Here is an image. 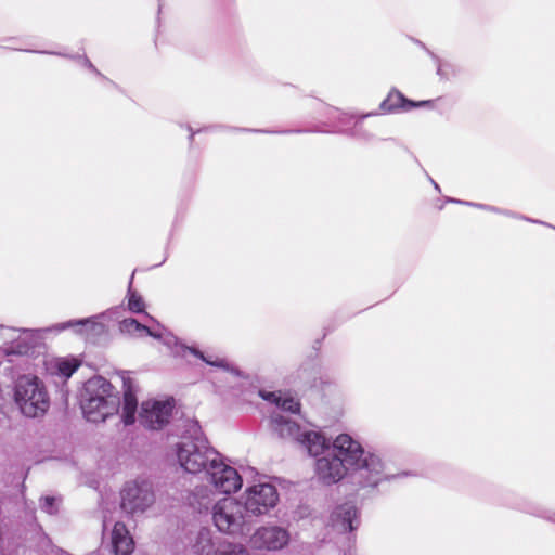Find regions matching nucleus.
<instances>
[{
	"mask_svg": "<svg viewBox=\"0 0 555 555\" xmlns=\"http://www.w3.org/2000/svg\"><path fill=\"white\" fill-rule=\"evenodd\" d=\"M331 525L338 532H348L358 528V509L352 503L337 506L331 514Z\"/></svg>",
	"mask_w": 555,
	"mask_h": 555,
	"instance_id": "obj_14",
	"label": "nucleus"
},
{
	"mask_svg": "<svg viewBox=\"0 0 555 555\" xmlns=\"http://www.w3.org/2000/svg\"><path fill=\"white\" fill-rule=\"evenodd\" d=\"M352 135L359 139L370 140L372 138L366 131L362 130V127L359 122H356L354 129L352 131Z\"/></svg>",
	"mask_w": 555,
	"mask_h": 555,
	"instance_id": "obj_28",
	"label": "nucleus"
},
{
	"mask_svg": "<svg viewBox=\"0 0 555 555\" xmlns=\"http://www.w3.org/2000/svg\"><path fill=\"white\" fill-rule=\"evenodd\" d=\"M437 74H438L439 76H443V74H442V64H441V63H439V64H438V67H437Z\"/></svg>",
	"mask_w": 555,
	"mask_h": 555,
	"instance_id": "obj_31",
	"label": "nucleus"
},
{
	"mask_svg": "<svg viewBox=\"0 0 555 555\" xmlns=\"http://www.w3.org/2000/svg\"><path fill=\"white\" fill-rule=\"evenodd\" d=\"M449 202L457 203V204H463V205H466V206L476 207V208H479V209H482V210H487V211H491V212H495V214H501V215H504V216H507V217H512V218H521V219H525L527 221L534 222V223L539 222L537 220H532V219H529V218L519 217L517 214H515V212H513L511 210H504V209H501V208H498V207L491 206V205H486V204H480V203H473V202H466V201H461V199H455V198H449Z\"/></svg>",
	"mask_w": 555,
	"mask_h": 555,
	"instance_id": "obj_21",
	"label": "nucleus"
},
{
	"mask_svg": "<svg viewBox=\"0 0 555 555\" xmlns=\"http://www.w3.org/2000/svg\"><path fill=\"white\" fill-rule=\"evenodd\" d=\"M129 299H128V308L133 313H141L144 311V301L142 297L135 292L131 291V285L128 291Z\"/></svg>",
	"mask_w": 555,
	"mask_h": 555,
	"instance_id": "obj_24",
	"label": "nucleus"
},
{
	"mask_svg": "<svg viewBox=\"0 0 555 555\" xmlns=\"http://www.w3.org/2000/svg\"><path fill=\"white\" fill-rule=\"evenodd\" d=\"M548 518L555 522V513H553V516H550Z\"/></svg>",
	"mask_w": 555,
	"mask_h": 555,
	"instance_id": "obj_34",
	"label": "nucleus"
},
{
	"mask_svg": "<svg viewBox=\"0 0 555 555\" xmlns=\"http://www.w3.org/2000/svg\"><path fill=\"white\" fill-rule=\"evenodd\" d=\"M259 396L263 400L274 403L275 405H280V401L282 399V392H280V391L275 392V391L260 390Z\"/></svg>",
	"mask_w": 555,
	"mask_h": 555,
	"instance_id": "obj_27",
	"label": "nucleus"
},
{
	"mask_svg": "<svg viewBox=\"0 0 555 555\" xmlns=\"http://www.w3.org/2000/svg\"><path fill=\"white\" fill-rule=\"evenodd\" d=\"M429 180H430V182L433 183L434 189H436L437 191H440L439 185H438V184H437V183H436V182H435L430 177H429Z\"/></svg>",
	"mask_w": 555,
	"mask_h": 555,
	"instance_id": "obj_32",
	"label": "nucleus"
},
{
	"mask_svg": "<svg viewBox=\"0 0 555 555\" xmlns=\"http://www.w3.org/2000/svg\"><path fill=\"white\" fill-rule=\"evenodd\" d=\"M42 53H43V54H47L48 52H47V51H43ZM50 53H51V54H53L52 52H50Z\"/></svg>",
	"mask_w": 555,
	"mask_h": 555,
	"instance_id": "obj_35",
	"label": "nucleus"
},
{
	"mask_svg": "<svg viewBox=\"0 0 555 555\" xmlns=\"http://www.w3.org/2000/svg\"><path fill=\"white\" fill-rule=\"evenodd\" d=\"M76 328L77 333L86 334L89 336H100L105 333V325L101 322L96 321V318L82 319V320H74L67 321L63 323L55 324L51 327H47L42 330L43 332H56L60 333L67 328Z\"/></svg>",
	"mask_w": 555,
	"mask_h": 555,
	"instance_id": "obj_15",
	"label": "nucleus"
},
{
	"mask_svg": "<svg viewBox=\"0 0 555 555\" xmlns=\"http://www.w3.org/2000/svg\"><path fill=\"white\" fill-rule=\"evenodd\" d=\"M172 409L173 403L170 400L143 401L139 413V421L144 427L149 429H162L166 424L169 423Z\"/></svg>",
	"mask_w": 555,
	"mask_h": 555,
	"instance_id": "obj_11",
	"label": "nucleus"
},
{
	"mask_svg": "<svg viewBox=\"0 0 555 555\" xmlns=\"http://www.w3.org/2000/svg\"><path fill=\"white\" fill-rule=\"evenodd\" d=\"M14 401L21 413L30 418L42 417L50 408V396L43 382L33 375L20 376L14 385Z\"/></svg>",
	"mask_w": 555,
	"mask_h": 555,
	"instance_id": "obj_4",
	"label": "nucleus"
},
{
	"mask_svg": "<svg viewBox=\"0 0 555 555\" xmlns=\"http://www.w3.org/2000/svg\"><path fill=\"white\" fill-rule=\"evenodd\" d=\"M55 369L61 376L68 378L78 369V363L74 360H57Z\"/></svg>",
	"mask_w": 555,
	"mask_h": 555,
	"instance_id": "obj_23",
	"label": "nucleus"
},
{
	"mask_svg": "<svg viewBox=\"0 0 555 555\" xmlns=\"http://www.w3.org/2000/svg\"><path fill=\"white\" fill-rule=\"evenodd\" d=\"M120 404L118 391L106 378L94 376L86 382L80 405L88 422H104L118 413Z\"/></svg>",
	"mask_w": 555,
	"mask_h": 555,
	"instance_id": "obj_3",
	"label": "nucleus"
},
{
	"mask_svg": "<svg viewBox=\"0 0 555 555\" xmlns=\"http://www.w3.org/2000/svg\"><path fill=\"white\" fill-rule=\"evenodd\" d=\"M241 500L249 519L253 520V517L267 515L276 506L279 493L273 485L261 482L248 487Z\"/></svg>",
	"mask_w": 555,
	"mask_h": 555,
	"instance_id": "obj_7",
	"label": "nucleus"
},
{
	"mask_svg": "<svg viewBox=\"0 0 555 555\" xmlns=\"http://www.w3.org/2000/svg\"><path fill=\"white\" fill-rule=\"evenodd\" d=\"M176 455L180 466L190 474L207 472L220 457V453L208 444L196 421L186 422L185 431L176 446Z\"/></svg>",
	"mask_w": 555,
	"mask_h": 555,
	"instance_id": "obj_2",
	"label": "nucleus"
},
{
	"mask_svg": "<svg viewBox=\"0 0 555 555\" xmlns=\"http://www.w3.org/2000/svg\"><path fill=\"white\" fill-rule=\"evenodd\" d=\"M119 330H120L121 333H127V334H130V335L152 336V337H155V338H160V334L152 331L151 328H149L147 326L141 324L140 322H138L133 318L124 319L119 323Z\"/></svg>",
	"mask_w": 555,
	"mask_h": 555,
	"instance_id": "obj_20",
	"label": "nucleus"
},
{
	"mask_svg": "<svg viewBox=\"0 0 555 555\" xmlns=\"http://www.w3.org/2000/svg\"><path fill=\"white\" fill-rule=\"evenodd\" d=\"M40 508L49 515L57 513V500L54 496H44L41 499Z\"/></svg>",
	"mask_w": 555,
	"mask_h": 555,
	"instance_id": "obj_26",
	"label": "nucleus"
},
{
	"mask_svg": "<svg viewBox=\"0 0 555 555\" xmlns=\"http://www.w3.org/2000/svg\"><path fill=\"white\" fill-rule=\"evenodd\" d=\"M276 406L284 412L297 413L300 404L293 397L282 395L280 405Z\"/></svg>",
	"mask_w": 555,
	"mask_h": 555,
	"instance_id": "obj_25",
	"label": "nucleus"
},
{
	"mask_svg": "<svg viewBox=\"0 0 555 555\" xmlns=\"http://www.w3.org/2000/svg\"><path fill=\"white\" fill-rule=\"evenodd\" d=\"M138 399L130 380H124V399L121 405V418L125 425H131L135 421Z\"/></svg>",
	"mask_w": 555,
	"mask_h": 555,
	"instance_id": "obj_18",
	"label": "nucleus"
},
{
	"mask_svg": "<svg viewBox=\"0 0 555 555\" xmlns=\"http://www.w3.org/2000/svg\"><path fill=\"white\" fill-rule=\"evenodd\" d=\"M189 503L198 513L207 512L215 505L212 491L206 486L196 487L189 496Z\"/></svg>",
	"mask_w": 555,
	"mask_h": 555,
	"instance_id": "obj_19",
	"label": "nucleus"
},
{
	"mask_svg": "<svg viewBox=\"0 0 555 555\" xmlns=\"http://www.w3.org/2000/svg\"><path fill=\"white\" fill-rule=\"evenodd\" d=\"M210 482L221 493L230 494L242 487V477L237 470L225 464L220 456L206 472Z\"/></svg>",
	"mask_w": 555,
	"mask_h": 555,
	"instance_id": "obj_12",
	"label": "nucleus"
},
{
	"mask_svg": "<svg viewBox=\"0 0 555 555\" xmlns=\"http://www.w3.org/2000/svg\"><path fill=\"white\" fill-rule=\"evenodd\" d=\"M192 555H250L248 548L234 542H215L209 529L203 528L197 533L191 547Z\"/></svg>",
	"mask_w": 555,
	"mask_h": 555,
	"instance_id": "obj_9",
	"label": "nucleus"
},
{
	"mask_svg": "<svg viewBox=\"0 0 555 555\" xmlns=\"http://www.w3.org/2000/svg\"><path fill=\"white\" fill-rule=\"evenodd\" d=\"M289 532L280 526H262L250 538L251 544L257 548L279 551L289 542Z\"/></svg>",
	"mask_w": 555,
	"mask_h": 555,
	"instance_id": "obj_13",
	"label": "nucleus"
},
{
	"mask_svg": "<svg viewBox=\"0 0 555 555\" xmlns=\"http://www.w3.org/2000/svg\"><path fill=\"white\" fill-rule=\"evenodd\" d=\"M255 131L256 132H266V133H281V134L302 132L301 130H281V131L255 130Z\"/></svg>",
	"mask_w": 555,
	"mask_h": 555,
	"instance_id": "obj_30",
	"label": "nucleus"
},
{
	"mask_svg": "<svg viewBox=\"0 0 555 555\" xmlns=\"http://www.w3.org/2000/svg\"><path fill=\"white\" fill-rule=\"evenodd\" d=\"M189 130H190V132H191V133H190V140L192 141V140H193V138H194V134H195V133L193 132V130H192V128H191V127L189 128Z\"/></svg>",
	"mask_w": 555,
	"mask_h": 555,
	"instance_id": "obj_33",
	"label": "nucleus"
},
{
	"mask_svg": "<svg viewBox=\"0 0 555 555\" xmlns=\"http://www.w3.org/2000/svg\"><path fill=\"white\" fill-rule=\"evenodd\" d=\"M330 450L350 469V482L358 488H376L380 482L395 478L387 463L377 452L365 450L348 434L338 435L330 442Z\"/></svg>",
	"mask_w": 555,
	"mask_h": 555,
	"instance_id": "obj_1",
	"label": "nucleus"
},
{
	"mask_svg": "<svg viewBox=\"0 0 555 555\" xmlns=\"http://www.w3.org/2000/svg\"><path fill=\"white\" fill-rule=\"evenodd\" d=\"M113 555H130L134 548V541L122 522H116L112 530Z\"/></svg>",
	"mask_w": 555,
	"mask_h": 555,
	"instance_id": "obj_17",
	"label": "nucleus"
},
{
	"mask_svg": "<svg viewBox=\"0 0 555 555\" xmlns=\"http://www.w3.org/2000/svg\"><path fill=\"white\" fill-rule=\"evenodd\" d=\"M153 485L149 480H135L125 486L121 491V508L129 515L145 513L155 503Z\"/></svg>",
	"mask_w": 555,
	"mask_h": 555,
	"instance_id": "obj_8",
	"label": "nucleus"
},
{
	"mask_svg": "<svg viewBox=\"0 0 555 555\" xmlns=\"http://www.w3.org/2000/svg\"><path fill=\"white\" fill-rule=\"evenodd\" d=\"M212 521L218 531L233 537L245 535L253 524L241 500L233 498H224L215 503Z\"/></svg>",
	"mask_w": 555,
	"mask_h": 555,
	"instance_id": "obj_5",
	"label": "nucleus"
},
{
	"mask_svg": "<svg viewBox=\"0 0 555 555\" xmlns=\"http://www.w3.org/2000/svg\"><path fill=\"white\" fill-rule=\"evenodd\" d=\"M82 62V64H89V69L94 73L95 75H98L99 77H101L102 79L104 80H107V78L105 76H103L98 69L96 67L91 63V61L87 57V56H82V57H79Z\"/></svg>",
	"mask_w": 555,
	"mask_h": 555,
	"instance_id": "obj_29",
	"label": "nucleus"
},
{
	"mask_svg": "<svg viewBox=\"0 0 555 555\" xmlns=\"http://www.w3.org/2000/svg\"><path fill=\"white\" fill-rule=\"evenodd\" d=\"M186 350L189 352H191L192 354L198 357L199 359H202L205 363H207L208 365H211V366H216V367H221L225 371H229L230 367H229V364L228 362L225 361V359H222V358H218V357H211V356H205L203 352L194 349V348H186Z\"/></svg>",
	"mask_w": 555,
	"mask_h": 555,
	"instance_id": "obj_22",
	"label": "nucleus"
},
{
	"mask_svg": "<svg viewBox=\"0 0 555 555\" xmlns=\"http://www.w3.org/2000/svg\"><path fill=\"white\" fill-rule=\"evenodd\" d=\"M270 422L272 429L281 438L299 443L311 456H318L326 447V438L322 433L302 429L281 412H274Z\"/></svg>",
	"mask_w": 555,
	"mask_h": 555,
	"instance_id": "obj_6",
	"label": "nucleus"
},
{
	"mask_svg": "<svg viewBox=\"0 0 555 555\" xmlns=\"http://www.w3.org/2000/svg\"><path fill=\"white\" fill-rule=\"evenodd\" d=\"M317 457L314 464L315 476L320 482L326 486L337 483L350 472L347 464L332 453L327 439L326 447Z\"/></svg>",
	"mask_w": 555,
	"mask_h": 555,
	"instance_id": "obj_10",
	"label": "nucleus"
},
{
	"mask_svg": "<svg viewBox=\"0 0 555 555\" xmlns=\"http://www.w3.org/2000/svg\"><path fill=\"white\" fill-rule=\"evenodd\" d=\"M437 101H439V99L414 102L406 99L400 91L393 89L389 92L388 96L380 103V108L389 113L395 112L398 108H402L404 111H409L413 107L434 108L435 103Z\"/></svg>",
	"mask_w": 555,
	"mask_h": 555,
	"instance_id": "obj_16",
	"label": "nucleus"
}]
</instances>
